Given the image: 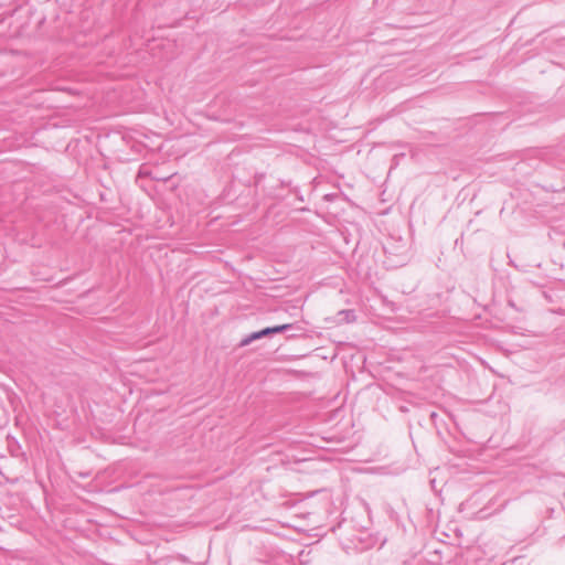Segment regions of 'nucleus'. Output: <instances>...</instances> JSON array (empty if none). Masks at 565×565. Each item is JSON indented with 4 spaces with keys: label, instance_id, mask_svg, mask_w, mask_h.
Wrapping results in <instances>:
<instances>
[{
    "label": "nucleus",
    "instance_id": "obj_2",
    "mask_svg": "<svg viewBox=\"0 0 565 565\" xmlns=\"http://www.w3.org/2000/svg\"><path fill=\"white\" fill-rule=\"evenodd\" d=\"M291 328V324H281L276 327H270V331H273V334L280 333L282 331H286Z\"/></svg>",
    "mask_w": 565,
    "mask_h": 565
},
{
    "label": "nucleus",
    "instance_id": "obj_1",
    "mask_svg": "<svg viewBox=\"0 0 565 565\" xmlns=\"http://www.w3.org/2000/svg\"><path fill=\"white\" fill-rule=\"evenodd\" d=\"M268 334H273V331H270V328H265L260 331L253 332L252 334H249L248 337H246L245 339L242 340L241 345L246 347L249 343H252L253 341L258 340Z\"/></svg>",
    "mask_w": 565,
    "mask_h": 565
}]
</instances>
